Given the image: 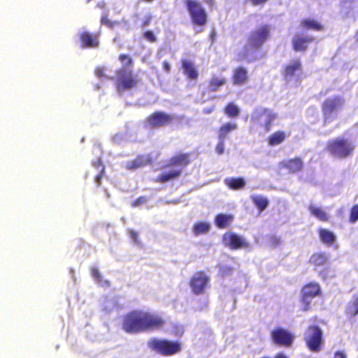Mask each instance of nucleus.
<instances>
[{
  "mask_svg": "<svg viewBox=\"0 0 358 358\" xmlns=\"http://www.w3.org/2000/svg\"><path fill=\"white\" fill-rule=\"evenodd\" d=\"M166 324L159 315L141 309L126 313L122 321V329L127 334H138L162 329Z\"/></svg>",
  "mask_w": 358,
  "mask_h": 358,
  "instance_id": "1",
  "label": "nucleus"
},
{
  "mask_svg": "<svg viewBox=\"0 0 358 358\" xmlns=\"http://www.w3.org/2000/svg\"><path fill=\"white\" fill-rule=\"evenodd\" d=\"M325 149L330 155L335 158L346 159L352 155L355 146L348 138L338 137L329 140L327 143Z\"/></svg>",
  "mask_w": 358,
  "mask_h": 358,
  "instance_id": "2",
  "label": "nucleus"
},
{
  "mask_svg": "<svg viewBox=\"0 0 358 358\" xmlns=\"http://www.w3.org/2000/svg\"><path fill=\"white\" fill-rule=\"evenodd\" d=\"M278 114L268 108H257L254 109L250 120L254 127H259L264 133L271 131Z\"/></svg>",
  "mask_w": 358,
  "mask_h": 358,
  "instance_id": "3",
  "label": "nucleus"
},
{
  "mask_svg": "<svg viewBox=\"0 0 358 358\" xmlns=\"http://www.w3.org/2000/svg\"><path fill=\"white\" fill-rule=\"evenodd\" d=\"M148 346L155 352L164 357H171L179 353L182 343L179 341L152 338L148 341Z\"/></svg>",
  "mask_w": 358,
  "mask_h": 358,
  "instance_id": "4",
  "label": "nucleus"
},
{
  "mask_svg": "<svg viewBox=\"0 0 358 358\" xmlns=\"http://www.w3.org/2000/svg\"><path fill=\"white\" fill-rule=\"evenodd\" d=\"M303 338L310 351L318 352L322 350L324 344L323 331L318 325H308L303 333Z\"/></svg>",
  "mask_w": 358,
  "mask_h": 358,
  "instance_id": "5",
  "label": "nucleus"
},
{
  "mask_svg": "<svg viewBox=\"0 0 358 358\" xmlns=\"http://www.w3.org/2000/svg\"><path fill=\"white\" fill-rule=\"evenodd\" d=\"M344 99L336 95L325 99L321 105L324 124L331 122L336 117V114L343 106Z\"/></svg>",
  "mask_w": 358,
  "mask_h": 358,
  "instance_id": "6",
  "label": "nucleus"
},
{
  "mask_svg": "<svg viewBox=\"0 0 358 358\" xmlns=\"http://www.w3.org/2000/svg\"><path fill=\"white\" fill-rule=\"evenodd\" d=\"M185 6L193 27H203L208 22V14L197 0H186Z\"/></svg>",
  "mask_w": 358,
  "mask_h": 358,
  "instance_id": "7",
  "label": "nucleus"
},
{
  "mask_svg": "<svg viewBox=\"0 0 358 358\" xmlns=\"http://www.w3.org/2000/svg\"><path fill=\"white\" fill-rule=\"evenodd\" d=\"M115 87L118 93H123L137 86L138 79L131 69H119L115 71Z\"/></svg>",
  "mask_w": 358,
  "mask_h": 358,
  "instance_id": "8",
  "label": "nucleus"
},
{
  "mask_svg": "<svg viewBox=\"0 0 358 358\" xmlns=\"http://www.w3.org/2000/svg\"><path fill=\"white\" fill-rule=\"evenodd\" d=\"M271 28L268 24H262L252 31L247 39L248 47L252 50H259L270 38Z\"/></svg>",
  "mask_w": 358,
  "mask_h": 358,
  "instance_id": "9",
  "label": "nucleus"
},
{
  "mask_svg": "<svg viewBox=\"0 0 358 358\" xmlns=\"http://www.w3.org/2000/svg\"><path fill=\"white\" fill-rule=\"evenodd\" d=\"M321 295L322 290L318 282H310L305 284L301 288L300 297V301L303 305V310H310V300Z\"/></svg>",
  "mask_w": 358,
  "mask_h": 358,
  "instance_id": "10",
  "label": "nucleus"
},
{
  "mask_svg": "<svg viewBox=\"0 0 358 358\" xmlns=\"http://www.w3.org/2000/svg\"><path fill=\"white\" fill-rule=\"evenodd\" d=\"M272 342L278 346L289 348L292 345L295 336L288 329L282 327H275L270 332Z\"/></svg>",
  "mask_w": 358,
  "mask_h": 358,
  "instance_id": "11",
  "label": "nucleus"
},
{
  "mask_svg": "<svg viewBox=\"0 0 358 358\" xmlns=\"http://www.w3.org/2000/svg\"><path fill=\"white\" fill-rule=\"evenodd\" d=\"M210 282V277L203 271L195 272L189 280V287L195 295L205 292Z\"/></svg>",
  "mask_w": 358,
  "mask_h": 358,
  "instance_id": "12",
  "label": "nucleus"
},
{
  "mask_svg": "<svg viewBox=\"0 0 358 358\" xmlns=\"http://www.w3.org/2000/svg\"><path fill=\"white\" fill-rule=\"evenodd\" d=\"M174 116L162 111H156L149 115L146 118L147 124L152 129L165 127L171 124Z\"/></svg>",
  "mask_w": 358,
  "mask_h": 358,
  "instance_id": "13",
  "label": "nucleus"
},
{
  "mask_svg": "<svg viewBox=\"0 0 358 358\" xmlns=\"http://www.w3.org/2000/svg\"><path fill=\"white\" fill-rule=\"evenodd\" d=\"M222 243L225 246L234 250L250 247L248 242L234 232L224 233L222 236Z\"/></svg>",
  "mask_w": 358,
  "mask_h": 358,
  "instance_id": "14",
  "label": "nucleus"
},
{
  "mask_svg": "<svg viewBox=\"0 0 358 358\" xmlns=\"http://www.w3.org/2000/svg\"><path fill=\"white\" fill-rule=\"evenodd\" d=\"M82 48H96L99 45V34L83 31L79 34Z\"/></svg>",
  "mask_w": 358,
  "mask_h": 358,
  "instance_id": "15",
  "label": "nucleus"
},
{
  "mask_svg": "<svg viewBox=\"0 0 358 358\" xmlns=\"http://www.w3.org/2000/svg\"><path fill=\"white\" fill-rule=\"evenodd\" d=\"M152 164V158L149 154L138 155L134 159L127 161L125 168L127 170H135Z\"/></svg>",
  "mask_w": 358,
  "mask_h": 358,
  "instance_id": "16",
  "label": "nucleus"
},
{
  "mask_svg": "<svg viewBox=\"0 0 358 358\" xmlns=\"http://www.w3.org/2000/svg\"><path fill=\"white\" fill-rule=\"evenodd\" d=\"M313 41L314 38L313 36L296 34L292 38V49L296 52H305Z\"/></svg>",
  "mask_w": 358,
  "mask_h": 358,
  "instance_id": "17",
  "label": "nucleus"
},
{
  "mask_svg": "<svg viewBox=\"0 0 358 358\" xmlns=\"http://www.w3.org/2000/svg\"><path fill=\"white\" fill-rule=\"evenodd\" d=\"M280 169H286L289 173H296L302 171L303 162L301 157L284 159L280 162Z\"/></svg>",
  "mask_w": 358,
  "mask_h": 358,
  "instance_id": "18",
  "label": "nucleus"
},
{
  "mask_svg": "<svg viewBox=\"0 0 358 358\" xmlns=\"http://www.w3.org/2000/svg\"><path fill=\"white\" fill-rule=\"evenodd\" d=\"M190 153H179L172 156L169 162L164 165V168L171 166L185 167L190 163Z\"/></svg>",
  "mask_w": 358,
  "mask_h": 358,
  "instance_id": "19",
  "label": "nucleus"
},
{
  "mask_svg": "<svg viewBox=\"0 0 358 358\" xmlns=\"http://www.w3.org/2000/svg\"><path fill=\"white\" fill-rule=\"evenodd\" d=\"M182 175L180 169H174L169 171H164L159 174L154 180L157 183L164 184L178 179Z\"/></svg>",
  "mask_w": 358,
  "mask_h": 358,
  "instance_id": "20",
  "label": "nucleus"
},
{
  "mask_svg": "<svg viewBox=\"0 0 358 358\" xmlns=\"http://www.w3.org/2000/svg\"><path fill=\"white\" fill-rule=\"evenodd\" d=\"M302 70L303 67L300 59H296L284 67L282 75L285 79H289L295 76L298 72H301Z\"/></svg>",
  "mask_w": 358,
  "mask_h": 358,
  "instance_id": "21",
  "label": "nucleus"
},
{
  "mask_svg": "<svg viewBox=\"0 0 358 358\" xmlns=\"http://www.w3.org/2000/svg\"><path fill=\"white\" fill-rule=\"evenodd\" d=\"M231 79L234 85H242L245 84L248 79V73L243 66H238L233 70Z\"/></svg>",
  "mask_w": 358,
  "mask_h": 358,
  "instance_id": "22",
  "label": "nucleus"
},
{
  "mask_svg": "<svg viewBox=\"0 0 358 358\" xmlns=\"http://www.w3.org/2000/svg\"><path fill=\"white\" fill-rule=\"evenodd\" d=\"M308 263L315 268L324 266L328 263V257L323 252H314L310 255Z\"/></svg>",
  "mask_w": 358,
  "mask_h": 358,
  "instance_id": "23",
  "label": "nucleus"
},
{
  "mask_svg": "<svg viewBox=\"0 0 358 358\" xmlns=\"http://www.w3.org/2000/svg\"><path fill=\"white\" fill-rule=\"evenodd\" d=\"M300 24L301 27L308 30L322 31L324 29V26L320 22L313 18L303 19L301 21Z\"/></svg>",
  "mask_w": 358,
  "mask_h": 358,
  "instance_id": "24",
  "label": "nucleus"
},
{
  "mask_svg": "<svg viewBox=\"0 0 358 358\" xmlns=\"http://www.w3.org/2000/svg\"><path fill=\"white\" fill-rule=\"evenodd\" d=\"M224 185L230 189L239 190L245 186V180L242 177L227 178L224 180Z\"/></svg>",
  "mask_w": 358,
  "mask_h": 358,
  "instance_id": "25",
  "label": "nucleus"
},
{
  "mask_svg": "<svg viewBox=\"0 0 358 358\" xmlns=\"http://www.w3.org/2000/svg\"><path fill=\"white\" fill-rule=\"evenodd\" d=\"M182 66L185 74L191 80H196L199 73L193 62L188 59L182 60Z\"/></svg>",
  "mask_w": 358,
  "mask_h": 358,
  "instance_id": "26",
  "label": "nucleus"
},
{
  "mask_svg": "<svg viewBox=\"0 0 358 358\" xmlns=\"http://www.w3.org/2000/svg\"><path fill=\"white\" fill-rule=\"evenodd\" d=\"M318 233L320 241L327 245H331L336 241L335 234L328 229L320 228Z\"/></svg>",
  "mask_w": 358,
  "mask_h": 358,
  "instance_id": "27",
  "label": "nucleus"
},
{
  "mask_svg": "<svg viewBox=\"0 0 358 358\" xmlns=\"http://www.w3.org/2000/svg\"><path fill=\"white\" fill-rule=\"evenodd\" d=\"M286 138L285 132L283 131H277L271 134L266 139L269 146H275L282 143Z\"/></svg>",
  "mask_w": 358,
  "mask_h": 358,
  "instance_id": "28",
  "label": "nucleus"
},
{
  "mask_svg": "<svg viewBox=\"0 0 358 358\" xmlns=\"http://www.w3.org/2000/svg\"><path fill=\"white\" fill-rule=\"evenodd\" d=\"M233 219L232 215L220 213L215 217V224L218 228L224 229L230 224Z\"/></svg>",
  "mask_w": 358,
  "mask_h": 358,
  "instance_id": "29",
  "label": "nucleus"
},
{
  "mask_svg": "<svg viewBox=\"0 0 358 358\" xmlns=\"http://www.w3.org/2000/svg\"><path fill=\"white\" fill-rule=\"evenodd\" d=\"M345 313L349 317L358 315V295H354L345 307Z\"/></svg>",
  "mask_w": 358,
  "mask_h": 358,
  "instance_id": "30",
  "label": "nucleus"
},
{
  "mask_svg": "<svg viewBox=\"0 0 358 358\" xmlns=\"http://www.w3.org/2000/svg\"><path fill=\"white\" fill-rule=\"evenodd\" d=\"M250 199L259 212L264 210L269 204V200L265 196L252 195L250 196Z\"/></svg>",
  "mask_w": 358,
  "mask_h": 358,
  "instance_id": "31",
  "label": "nucleus"
},
{
  "mask_svg": "<svg viewBox=\"0 0 358 358\" xmlns=\"http://www.w3.org/2000/svg\"><path fill=\"white\" fill-rule=\"evenodd\" d=\"M237 128V124L235 123L227 122L222 125L218 130L219 140H224L228 134Z\"/></svg>",
  "mask_w": 358,
  "mask_h": 358,
  "instance_id": "32",
  "label": "nucleus"
},
{
  "mask_svg": "<svg viewBox=\"0 0 358 358\" xmlns=\"http://www.w3.org/2000/svg\"><path fill=\"white\" fill-rule=\"evenodd\" d=\"M309 210L312 215L315 216L322 222H328L329 220V215L320 208L314 206H310Z\"/></svg>",
  "mask_w": 358,
  "mask_h": 358,
  "instance_id": "33",
  "label": "nucleus"
},
{
  "mask_svg": "<svg viewBox=\"0 0 358 358\" xmlns=\"http://www.w3.org/2000/svg\"><path fill=\"white\" fill-rule=\"evenodd\" d=\"M210 225L208 222H196L193 226V232L195 236L206 234L210 230Z\"/></svg>",
  "mask_w": 358,
  "mask_h": 358,
  "instance_id": "34",
  "label": "nucleus"
},
{
  "mask_svg": "<svg viewBox=\"0 0 358 358\" xmlns=\"http://www.w3.org/2000/svg\"><path fill=\"white\" fill-rule=\"evenodd\" d=\"M227 83V79L225 78H217L213 76L209 80V87L210 91H217L220 87L224 85Z\"/></svg>",
  "mask_w": 358,
  "mask_h": 358,
  "instance_id": "35",
  "label": "nucleus"
},
{
  "mask_svg": "<svg viewBox=\"0 0 358 358\" xmlns=\"http://www.w3.org/2000/svg\"><path fill=\"white\" fill-rule=\"evenodd\" d=\"M118 59L122 66V69H131L134 66L133 58L127 54H120L118 57Z\"/></svg>",
  "mask_w": 358,
  "mask_h": 358,
  "instance_id": "36",
  "label": "nucleus"
},
{
  "mask_svg": "<svg viewBox=\"0 0 358 358\" xmlns=\"http://www.w3.org/2000/svg\"><path fill=\"white\" fill-rule=\"evenodd\" d=\"M224 112L229 117H235L239 115L238 108L231 102L227 104Z\"/></svg>",
  "mask_w": 358,
  "mask_h": 358,
  "instance_id": "37",
  "label": "nucleus"
},
{
  "mask_svg": "<svg viewBox=\"0 0 358 358\" xmlns=\"http://www.w3.org/2000/svg\"><path fill=\"white\" fill-rule=\"evenodd\" d=\"M100 22L102 25L106 26L108 28H113L115 26L117 25L119 22L117 21H112L108 18V16L106 13H104L101 19Z\"/></svg>",
  "mask_w": 358,
  "mask_h": 358,
  "instance_id": "38",
  "label": "nucleus"
},
{
  "mask_svg": "<svg viewBox=\"0 0 358 358\" xmlns=\"http://www.w3.org/2000/svg\"><path fill=\"white\" fill-rule=\"evenodd\" d=\"M358 220V204L352 206L350 209L349 221L351 223H355Z\"/></svg>",
  "mask_w": 358,
  "mask_h": 358,
  "instance_id": "39",
  "label": "nucleus"
},
{
  "mask_svg": "<svg viewBox=\"0 0 358 358\" xmlns=\"http://www.w3.org/2000/svg\"><path fill=\"white\" fill-rule=\"evenodd\" d=\"M143 37L150 43H155L157 41V38L152 31L148 30L143 33Z\"/></svg>",
  "mask_w": 358,
  "mask_h": 358,
  "instance_id": "40",
  "label": "nucleus"
},
{
  "mask_svg": "<svg viewBox=\"0 0 358 358\" xmlns=\"http://www.w3.org/2000/svg\"><path fill=\"white\" fill-rule=\"evenodd\" d=\"M104 173H105V168H104V166H102L100 172L96 176L95 179H94L95 182L98 187L101 185V180L104 176Z\"/></svg>",
  "mask_w": 358,
  "mask_h": 358,
  "instance_id": "41",
  "label": "nucleus"
},
{
  "mask_svg": "<svg viewBox=\"0 0 358 358\" xmlns=\"http://www.w3.org/2000/svg\"><path fill=\"white\" fill-rule=\"evenodd\" d=\"M224 140H220L218 143L216 145L215 150H216V152L219 155H222L224 152Z\"/></svg>",
  "mask_w": 358,
  "mask_h": 358,
  "instance_id": "42",
  "label": "nucleus"
},
{
  "mask_svg": "<svg viewBox=\"0 0 358 358\" xmlns=\"http://www.w3.org/2000/svg\"><path fill=\"white\" fill-rule=\"evenodd\" d=\"M147 201L146 196H141L138 197L132 203V206H137L145 203Z\"/></svg>",
  "mask_w": 358,
  "mask_h": 358,
  "instance_id": "43",
  "label": "nucleus"
},
{
  "mask_svg": "<svg viewBox=\"0 0 358 358\" xmlns=\"http://www.w3.org/2000/svg\"><path fill=\"white\" fill-rule=\"evenodd\" d=\"M128 234L129 237L135 242L138 243V233L134 229H129Z\"/></svg>",
  "mask_w": 358,
  "mask_h": 358,
  "instance_id": "44",
  "label": "nucleus"
},
{
  "mask_svg": "<svg viewBox=\"0 0 358 358\" xmlns=\"http://www.w3.org/2000/svg\"><path fill=\"white\" fill-rule=\"evenodd\" d=\"M94 72L95 75L99 78L106 77L105 70L103 67H96Z\"/></svg>",
  "mask_w": 358,
  "mask_h": 358,
  "instance_id": "45",
  "label": "nucleus"
},
{
  "mask_svg": "<svg viewBox=\"0 0 358 358\" xmlns=\"http://www.w3.org/2000/svg\"><path fill=\"white\" fill-rule=\"evenodd\" d=\"M269 241L272 245L276 246L280 243V240L278 237L275 236H271L269 238Z\"/></svg>",
  "mask_w": 358,
  "mask_h": 358,
  "instance_id": "46",
  "label": "nucleus"
},
{
  "mask_svg": "<svg viewBox=\"0 0 358 358\" xmlns=\"http://www.w3.org/2000/svg\"><path fill=\"white\" fill-rule=\"evenodd\" d=\"M152 19V17L151 15H148L145 16V17L142 22V26L143 27L148 26L150 24Z\"/></svg>",
  "mask_w": 358,
  "mask_h": 358,
  "instance_id": "47",
  "label": "nucleus"
},
{
  "mask_svg": "<svg viewBox=\"0 0 358 358\" xmlns=\"http://www.w3.org/2000/svg\"><path fill=\"white\" fill-rule=\"evenodd\" d=\"M92 274L97 280H101V274H100V273L99 271V269L97 268H93L92 269Z\"/></svg>",
  "mask_w": 358,
  "mask_h": 358,
  "instance_id": "48",
  "label": "nucleus"
},
{
  "mask_svg": "<svg viewBox=\"0 0 358 358\" xmlns=\"http://www.w3.org/2000/svg\"><path fill=\"white\" fill-rule=\"evenodd\" d=\"M333 358H347L346 355L343 351H336L334 353Z\"/></svg>",
  "mask_w": 358,
  "mask_h": 358,
  "instance_id": "49",
  "label": "nucleus"
},
{
  "mask_svg": "<svg viewBox=\"0 0 358 358\" xmlns=\"http://www.w3.org/2000/svg\"><path fill=\"white\" fill-rule=\"evenodd\" d=\"M162 67L164 71L169 73L171 70V66L167 61H164L162 62Z\"/></svg>",
  "mask_w": 358,
  "mask_h": 358,
  "instance_id": "50",
  "label": "nucleus"
},
{
  "mask_svg": "<svg viewBox=\"0 0 358 358\" xmlns=\"http://www.w3.org/2000/svg\"><path fill=\"white\" fill-rule=\"evenodd\" d=\"M215 109V107H211V108H206L203 109V113H206V114H210Z\"/></svg>",
  "mask_w": 358,
  "mask_h": 358,
  "instance_id": "51",
  "label": "nucleus"
},
{
  "mask_svg": "<svg viewBox=\"0 0 358 358\" xmlns=\"http://www.w3.org/2000/svg\"><path fill=\"white\" fill-rule=\"evenodd\" d=\"M319 275L324 279L327 276V270L320 271Z\"/></svg>",
  "mask_w": 358,
  "mask_h": 358,
  "instance_id": "52",
  "label": "nucleus"
},
{
  "mask_svg": "<svg viewBox=\"0 0 358 358\" xmlns=\"http://www.w3.org/2000/svg\"><path fill=\"white\" fill-rule=\"evenodd\" d=\"M204 1L210 6H213L215 5V0H204Z\"/></svg>",
  "mask_w": 358,
  "mask_h": 358,
  "instance_id": "53",
  "label": "nucleus"
},
{
  "mask_svg": "<svg viewBox=\"0 0 358 358\" xmlns=\"http://www.w3.org/2000/svg\"><path fill=\"white\" fill-rule=\"evenodd\" d=\"M355 38H356V41L358 42V29H357V31L355 34Z\"/></svg>",
  "mask_w": 358,
  "mask_h": 358,
  "instance_id": "54",
  "label": "nucleus"
},
{
  "mask_svg": "<svg viewBox=\"0 0 358 358\" xmlns=\"http://www.w3.org/2000/svg\"><path fill=\"white\" fill-rule=\"evenodd\" d=\"M92 0H87V3H89L90 1H91Z\"/></svg>",
  "mask_w": 358,
  "mask_h": 358,
  "instance_id": "55",
  "label": "nucleus"
}]
</instances>
